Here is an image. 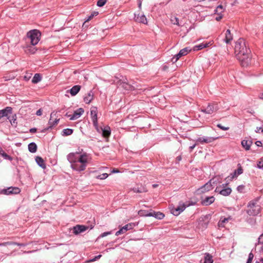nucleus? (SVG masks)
<instances>
[{
	"label": "nucleus",
	"mask_w": 263,
	"mask_h": 263,
	"mask_svg": "<svg viewBox=\"0 0 263 263\" xmlns=\"http://www.w3.org/2000/svg\"><path fill=\"white\" fill-rule=\"evenodd\" d=\"M42 80V76L40 73H35L32 79V83L36 84Z\"/></svg>",
	"instance_id": "nucleus-29"
},
{
	"label": "nucleus",
	"mask_w": 263,
	"mask_h": 263,
	"mask_svg": "<svg viewBox=\"0 0 263 263\" xmlns=\"http://www.w3.org/2000/svg\"><path fill=\"white\" fill-rule=\"evenodd\" d=\"M251 51L247 46L246 43L243 39H238L235 43V53L237 59L241 65L247 66L251 62Z\"/></svg>",
	"instance_id": "nucleus-2"
},
{
	"label": "nucleus",
	"mask_w": 263,
	"mask_h": 263,
	"mask_svg": "<svg viewBox=\"0 0 263 263\" xmlns=\"http://www.w3.org/2000/svg\"><path fill=\"white\" fill-rule=\"evenodd\" d=\"M189 205H186L183 202H180L179 203V205L176 207L174 206L171 209L172 213L175 216H178L182 212H183L185 208L187 206Z\"/></svg>",
	"instance_id": "nucleus-8"
},
{
	"label": "nucleus",
	"mask_w": 263,
	"mask_h": 263,
	"mask_svg": "<svg viewBox=\"0 0 263 263\" xmlns=\"http://www.w3.org/2000/svg\"><path fill=\"white\" fill-rule=\"evenodd\" d=\"M20 189L18 187H9L4 189L2 193L5 195L17 194L20 192Z\"/></svg>",
	"instance_id": "nucleus-12"
},
{
	"label": "nucleus",
	"mask_w": 263,
	"mask_h": 263,
	"mask_svg": "<svg viewBox=\"0 0 263 263\" xmlns=\"http://www.w3.org/2000/svg\"><path fill=\"white\" fill-rule=\"evenodd\" d=\"M110 233H111L110 232H104L102 234H101L100 236L101 237H105V236H107L108 235L110 234Z\"/></svg>",
	"instance_id": "nucleus-49"
},
{
	"label": "nucleus",
	"mask_w": 263,
	"mask_h": 263,
	"mask_svg": "<svg viewBox=\"0 0 263 263\" xmlns=\"http://www.w3.org/2000/svg\"><path fill=\"white\" fill-rule=\"evenodd\" d=\"M94 93L92 91H89L86 95L84 97V101L87 103L89 104L93 99Z\"/></svg>",
	"instance_id": "nucleus-21"
},
{
	"label": "nucleus",
	"mask_w": 263,
	"mask_h": 263,
	"mask_svg": "<svg viewBox=\"0 0 263 263\" xmlns=\"http://www.w3.org/2000/svg\"><path fill=\"white\" fill-rule=\"evenodd\" d=\"M88 228V226L83 225H77L72 228L73 233L76 235L79 234L87 230Z\"/></svg>",
	"instance_id": "nucleus-14"
},
{
	"label": "nucleus",
	"mask_w": 263,
	"mask_h": 263,
	"mask_svg": "<svg viewBox=\"0 0 263 263\" xmlns=\"http://www.w3.org/2000/svg\"><path fill=\"white\" fill-rule=\"evenodd\" d=\"M108 176V175L107 173H103L101 175H98L97 177V178L99 179H105Z\"/></svg>",
	"instance_id": "nucleus-42"
},
{
	"label": "nucleus",
	"mask_w": 263,
	"mask_h": 263,
	"mask_svg": "<svg viewBox=\"0 0 263 263\" xmlns=\"http://www.w3.org/2000/svg\"><path fill=\"white\" fill-rule=\"evenodd\" d=\"M98 110L96 107H92L90 110V116L97 115Z\"/></svg>",
	"instance_id": "nucleus-41"
},
{
	"label": "nucleus",
	"mask_w": 263,
	"mask_h": 263,
	"mask_svg": "<svg viewBox=\"0 0 263 263\" xmlns=\"http://www.w3.org/2000/svg\"><path fill=\"white\" fill-rule=\"evenodd\" d=\"M71 168L77 172L84 171L91 160L90 154L86 152L70 153L67 156Z\"/></svg>",
	"instance_id": "nucleus-1"
},
{
	"label": "nucleus",
	"mask_w": 263,
	"mask_h": 263,
	"mask_svg": "<svg viewBox=\"0 0 263 263\" xmlns=\"http://www.w3.org/2000/svg\"><path fill=\"white\" fill-rule=\"evenodd\" d=\"M146 216H152L158 219H162L164 218V215L160 212H156L154 211L148 212H147L144 214Z\"/></svg>",
	"instance_id": "nucleus-15"
},
{
	"label": "nucleus",
	"mask_w": 263,
	"mask_h": 263,
	"mask_svg": "<svg viewBox=\"0 0 263 263\" xmlns=\"http://www.w3.org/2000/svg\"><path fill=\"white\" fill-rule=\"evenodd\" d=\"M135 19L136 22L139 23H142L143 24H146L147 23V19L145 16L143 14H138L135 15Z\"/></svg>",
	"instance_id": "nucleus-20"
},
{
	"label": "nucleus",
	"mask_w": 263,
	"mask_h": 263,
	"mask_svg": "<svg viewBox=\"0 0 263 263\" xmlns=\"http://www.w3.org/2000/svg\"><path fill=\"white\" fill-rule=\"evenodd\" d=\"M258 242L260 243H263V235L261 234L258 238Z\"/></svg>",
	"instance_id": "nucleus-51"
},
{
	"label": "nucleus",
	"mask_w": 263,
	"mask_h": 263,
	"mask_svg": "<svg viewBox=\"0 0 263 263\" xmlns=\"http://www.w3.org/2000/svg\"><path fill=\"white\" fill-rule=\"evenodd\" d=\"M152 186H153V187L154 188H156V187H157L158 186V185L157 184H154L152 185Z\"/></svg>",
	"instance_id": "nucleus-62"
},
{
	"label": "nucleus",
	"mask_w": 263,
	"mask_h": 263,
	"mask_svg": "<svg viewBox=\"0 0 263 263\" xmlns=\"http://www.w3.org/2000/svg\"><path fill=\"white\" fill-rule=\"evenodd\" d=\"M27 35L30 39L31 45L34 46L39 43L40 40L41 33L37 30L34 29L29 31Z\"/></svg>",
	"instance_id": "nucleus-4"
},
{
	"label": "nucleus",
	"mask_w": 263,
	"mask_h": 263,
	"mask_svg": "<svg viewBox=\"0 0 263 263\" xmlns=\"http://www.w3.org/2000/svg\"><path fill=\"white\" fill-rule=\"evenodd\" d=\"M81 88V87L80 85H74L68 91L70 92L72 96H74L79 92Z\"/></svg>",
	"instance_id": "nucleus-22"
},
{
	"label": "nucleus",
	"mask_w": 263,
	"mask_h": 263,
	"mask_svg": "<svg viewBox=\"0 0 263 263\" xmlns=\"http://www.w3.org/2000/svg\"><path fill=\"white\" fill-rule=\"evenodd\" d=\"M4 152L3 149L0 147V155Z\"/></svg>",
	"instance_id": "nucleus-64"
},
{
	"label": "nucleus",
	"mask_w": 263,
	"mask_h": 263,
	"mask_svg": "<svg viewBox=\"0 0 263 263\" xmlns=\"http://www.w3.org/2000/svg\"><path fill=\"white\" fill-rule=\"evenodd\" d=\"M12 113V108L7 107L5 108L0 110V119L3 117H7L9 114Z\"/></svg>",
	"instance_id": "nucleus-19"
},
{
	"label": "nucleus",
	"mask_w": 263,
	"mask_h": 263,
	"mask_svg": "<svg viewBox=\"0 0 263 263\" xmlns=\"http://www.w3.org/2000/svg\"><path fill=\"white\" fill-rule=\"evenodd\" d=\"M35 161L37 164L41 166L43 168H45L46 167V165L44 163V160L42 158L39 156H37L35 158Z\"/></svg>",
	"instance_id": "nucleus-26"
},
{
	"label": "nucleus",
	"mask_w": 263,
	"mask_h": 263,
	"mask_svg": "<svg viewBox=\"0 0 263 263\" xmlns=\"http://www.w3.org/2000/svg\"><path fill=\"white\" fill-rule=\"evenodd\" d=\"M30 77H29L28 78L27 76H25V77H24V79H25L26 80L28 81V80L29 79V78H30Z\"/></svg>",
	"instance_id": "nucleus-63"
},
{
	"label": "nucleus",
	"mask_w": 263,
	"mask_h": 263,
	"mask_svg": "<svg viewBox=\"0 0 263 263\" xmlns=\"http://www.w3.org/2000/svg\"><path fill=\"white\" fill-rule=\"evenodd\" d=\"M55 115H56V114L54 112H52L51 113L50 118L48 122V124L49 125L50 128H51L53 126H54V125H57L59 121V120H60L59 119L55 118V119H53V118L55 116Z\"/></svg>",
	"instance_id": "nucleus-17"
},
{
	"label": "nucleus",
	"mask_w": 263,
	"mask_h": 263,
	"mask_svg": "<svg viewBox=\"0 0 263 263\" xmlns=\"http://www.w3.org/2000/svg\"><path fill=\"white\" fill-rule=\"evenodd\" d=\"M257 167L263 170V160H261L260 161H258L257 163Z\"/></svg>",
	"instance_id": "nucleus-46"
},
{
	"label": "nucleus",
	"mask_w": 263,
	"mask_h": 263,
	"mask_svg": "<svg viewBox=\"0 0 263 263\" xmlns=\"http://www.w3.org/2000/svg\"><path fill=\"white\" fill-rule=\"evenodd\" d=\"M36 132V129L35 128H32L30 129V132L31 133H34Z\"/></svg>",
	"instance_id": "nucleus-58"
},
{
	"label": "nucleus",
	"mask_w": 263,
	"mask_h": 263,
	"mask_svg": "<svg viewBox=\"0 0 263 263\" xmlns=\"http://www.w3.org/2000/svg\"><path fill=\"white\" fill-rule=\"evenodd\" d=\"M259 98L261 99H263V93L259 94Z\"/></svg>",
	"instance_id": "nucleus-60"
},
{
	"label": "nucleus",
	"mask_w": 263,
	"mask_h": 263,
	"mask_svg": "<svg viewBox=\"0 0 263 263\" xmlns=\"http://www.w3.org/2000/svg\"><path fill=\"white\" fill-rule=\"evenodd\" d=\"M106 2L107 0H99L97 5L98 7H102L106 4Z\"/></svg>",
	"instance_id": "nucleus-40"
},
{
	"label": "nucleus",
	"mask_w": 263,
	"mask_h": 263,
	"mask_svg": "<svg viewBox=\"0 0 263 263\" xmlns=\"http://www.w3.org/2000/svg\"><path fill=\"white\" fill-rule=\"evenodd\" d=\"M233 40V36L231 33L230 30L228 29L225 33V38L224 41L227 44L230 43L231 41Z\"/></svg>",
	"instance_id": "nucleus-23"
},
{
	"label": "nucleus",
	"mask_w": 263,
	"mask_h": 263,
	"mask_svg": "<svg viewBox=\"0 0 263 263\" xmlns=\"http://www.w3.org/2000/svg\"><path fill=\"white\" fill-rule=\"evenodd\" d=\"M73 133V130L70 128H66L62 131V136H67L71 135Z\"/></svg>",
	"instance_id": "nucleus-36"
},
{
	"label": "nucleus",
	"mask_w": 263,
	"mask_h": 263,
	"mask_svg": "<svg viewBox=\"0 0 263 263\" xmlns=\"http://www.w3.org/2000/svg\"><path fill=\"white\" fill-rule=\"evenodd\" d=\"M213 260L212 256L209 253H206L204 257V263H213Z\"/></svg>",
	"instance_id": "nucleus-35"
},
{
	"label": "nucleus",
	"mask_w": 263,
	"mask_h": 263,
	"mask_svg": "<svg viewBox=\"0 0 263 263\" xmlns=\"http://www.w3.org/2000/svg\"><path fill=\"white\" fill-rule=\"evenodd\" d=\"M135 224L134 223H130L122 227L119 230L116 232V235L119 236L120 234L125 233L128 230L132 229Z\"/></svg>",
	"instance_id": "nucleus-11"
},
{
	"label": "nucleus",
	"mask_w": 263,
	"mask_h": 263,
	"mask_svg": "<svg viewBox=\"0 0 263 263\" xmlns=\"http://www.w3.org/2000/svg\"><path fill=\"white\" fill-rule=\"evenodd\" d=\"M9 120H10L11 123L12 124V123H14V121H15L16 119L14 118V116H13L12 119H9Z\"/></svg>",
	"instance_id": "nucleus-57"
},
{
	"label": "nucleus",
	"mask_w": 263,
	"mask_h": 263,
	"mask_svg": "<svg viewBox=\"0 0 263 263\" xmlns=\"http://www.w3.org/2000/svg\"><path fill=\"white\" fill-rule=\"evenodd\" d=\"M243 172V170L241 167L238 168L237 170H235L233 173L232 174V178L235 177H237L238 175L241 174Z\"/></svg>",
	"instance_id": "nucleus-34"
},
{
	"label": "nucleus",
	"mask_w": 263,
	"mask_h": 263,
	"mask_svg": "<svg viewBox=\"0 0 263 263\" xmlns=\"http://www.w3.org/2000/svg\"><path fill=\"white\" fill-rule=\"evenodd\" d=\"M72 115L68 114V113H66L65 115V116L69 117V118H71Z\"/></svg>",
	"instance_id": "nucleus-61"
},
{
	"label": "nucleus",
	"mask_w": 263,
	"mask_h": 263,
	"mask_svg": "<svg viewBox=\"0 0 263 263\" xmlns=\"http://www.w3.org/2000/svg\"><path fill=\"white\" fill-rule=\"evenodd\" d=\"M254 255L252 253L249 254V257L247 261V263H251L253 258Z\"/></svg>",
	"instance_id": "nucleus-43"
},
{
	"label": "nucleus",
	"mask_w": 263,
	"mask_h": 263,
	"mask_svg": "<svg viewBox=\"0 0 263 263\" xmlns=\"http://www.w3.org/2000/svg\"><path fill=\"white\" fill-rule=\"evenodd\" d=\"M260 206L257 201H250L248 205L247 213L250 215L255 216L259 214Z\"/></svg>",
	"instance_id": "nucleus-3"
},
{
	"label": "nucleus",
	"mask_w": 263,
	"mask_h": 263,
	"mask_svg": "<svg viewBox=\"0 0 263 263\" xmlns=\"http://www.w3.org/2000/svg\"><path fill=\"white\" fill-rule=\"evenodd\" d=\"M260 131L262 133L263 132V129L261 127H256L255 132L256 133H259Z\"/></svg>",
	"instance_id": "nucleus-52"
},
{
	"label": "nucleus",
	"mask_w": 263,
	"mask_h": 263,
	"mask_svg": "<svg viewBox=\"0 0 263 263\" xmlns=\"http://www.w3.org/2000/svg\"><path fill=\"white\" fill-rule=\"evenodd\" d=\"M230 219V217L228 218H222L221 217L218 223V226L219 228H223L224 227L225 223H227L229 221V220Z\"/></svg>",
	"instance_id": "nucleus-27"
},
{
	"label": "nucleus",
	"mask_w": 263,
	"mask_h": 263,
	"mask_svg": "<svg viewBox=\"0 0 263 263\" xmlns=\"http://www.w3.org/2000/svg\"><path fill=\"white\" fill-rule=\"evenodd\" d=\"M214 184V179H211L208 182H207L201 187L199 189L198 191L200 193H204L206 192L210 191L213 189Z\"/></svg>",
	"instance_id": "nucleus-9"
},
{
	"label": "nucleus",
	"mask_w": 263,
	"mask_h": 263,
	"mask_svg": "<svg viewBox=\"0 0 263 263\" xmlns=\"http://www.w3.org/2000/svg\"><path fill=\"white\" fill-rule=\"evenodd\" d=\"M252 142L251 141H248L243 140L241 141V145L243 148L246 150H249L250 148Z\"/></svg>",
	"instance_id": "nucleus-28"
},
{
	"label": "nucleus",
	"mask_w": 263,
	"mask_h": 263,
	"mask_svg": "<svg viewBox=\"0 0 263 263\" xmlns=\"http://www.w3.org/2000/svg\"><path fill=\"white\" fill-rule=\"evenodd\" d=\"M172 23L174 24L177 25L178 26H180L179 23V19L176 17H172L171 20Z\"/></svg>",
	"instance_id": "nucleus-39"
},
{
	"label": "nucleus",
	"mask_w": 263,
	"mask_h": 263,
	"mask_svg": "<svg viewBox=\"0 0 263 263\" xmlns=\"http://www.w3.org/2000/svg\"><path fill=\"white\" fill-rule=\"evenodd\" d=\"M36 51V49L35 47H33L32 46H28L26 47V49L25 50V51L27 53H29L31 54L34 53Z\"/></svg>",
	"instance_id": "nucleus-37"
},
{
	"label": "nucleus",
	"mask_w": 263,
	"mask_h": 263,
	"mask_svg": "<svg viewBox=\"0 0 263 263\" xmlns=\"http://www.w3.org/2000/svg\"><path fill=\"white\" fill-rule=\"evenodd\" d=\"M215 200L214 196H206L201 200V204L203 205L208 206L213 203Z\"/></svg>",
	"instance_id": "nucleus-16"
},
{
	"label": "nucleus",
	"mask_w": 263,
	"mask_h": 263,
	"mask_svg": "<svg viewBox=\"0 0 263 263\" xmlns=\"http://www.w3.org/2000/svg\"><path fill=\"white\" fill-rule=\"evenodd\" d=\"M17 245L18 246H26L27 244V243H17L15 242H6L4 243H3L2 244H0V246H6V245Z\"/></svg>",
	"instance_id": "nucleus-33"
},
{
	"label": "nucleus",
	"mask_w": 263,
	"mask_h": 263,
	"mask_svg": "<svg viewBox=\"0 0 263 263\" xmlns=\"http://www.w3.org/2000/svg\"><path fill=\"white\" fill-rule=\"evenodd\" d=\"M218 109V107L216 104H209L206 107H202L201 111L207 114H212Z\"/></svg>",
	"instance_id": "nucleus-7"
},
{
	"label": "nucleus",
	"mask_w": 263,
	"mask_h": 263,
	"mask_svg": "<svg viewBox=\"0 0 263 263\" xmlns=\"http://www.w3.org/2000/svg\"><path fill=\"white\" fill-rule=\"evenodd\" d=\"M5 159H11V157L7 155L4 151L1 154Z\"/></svg>",
	"instance_id": "nucleus-47"
},
{
	"label": "nucleus",
	"mask_w": 263,
	"mask_h": 263,
	"mask_svg": "<svg viewBox=\"0 0 263 263\" xmlns=\"http://www.w3.org/2000/svg\"><path fill=\"white\" fill-rule=\"evenodd\" d=\"M28 150L30 152L34 153L36 152L37 150V146L36 144L32 142L29 144L28 145Z\"/></svg>",
	"instance_id": "nucleus-31"
},
{
	"label": "nucleus",
	"mask_w": 263,
	"mask_h": 263,
	"mask_svg": "<svg viewBox=\"0 0 263 263\" xmlns=\"http://www.w3.org/2000/svg\"><path fill=\"white\" fill-rule=\"evenodd\" d=\"M225 8L223 6L220 5L217 7L215 10V13L217 15H223L222 13L224 12Z\"/></svg>",
	"instance_id": "nucleus-30"
},
{
	"label": "nucleus",
	"mask_w": 263,
	"mask_h": 263,
	"mask_svg": "<svg viewBox=\"0 0 263 263\" xmlns=\"http://www.w3.org/2000/svg\"><path fill=\"white\" fill-rule=\"evenodd\" d=\"M132 190L135 193H143L146 192L145 188L142 185L140 186L134 187Z\"/></svg>",
	"instance_id": "nucleus-32"
},
{
	"label": "nucleus",
	"mask_w": 263,
	"mask_h": 263,
	"mask_svg": "<svg viewBox=\"0 0 263 263\" xmlns=\"http://www.w3.org/2000/svg\"><path fill=\"white\" fill-rule=\"evenodd\" d=\"M210 45H211L210 42L209 43H202L198 45L195 46L193 48L194 51H198L204 48L209 47Z\"/></svg>",
	"instance_id": "nucleus-24"
},
{
	"label": "nucleus",
	"mask_w": 263,
	"mask_h": 263,
	"mask_svg": "<svg viewBox=\"0 0 263 263\" xmlns=\"http://www.w3.org/2000/svg\"><path fill=\"white\" fill-rule=\"evenodd\" d=\"M255 143L257 146H261L262 144L261 141H256Z\"/></svg>",
	"instance_id": "nucleus-56"
},
{
	"label": "nucleus",
	"mask_w": 263,
	"mask_h": 263,
	"mask_svg": "<svg viewBox=\"0 0 263 263\" xmlns=\"http://www.w3.org/2000/svg\"><path fill=\"white\" fill-rule=\"evenodd\" d=\"M226 186L227 184H222L221 185L217 186L215 192L224 196H229L231 193L232 190L230 187H226Z\"/></svg>",
	"instance_id": "nucleus-5"
},
{
	"label": "nucleus",
	"mask_w": 263,
	"mask_h": 263,
	"mask_svg": "<svg viewBox=\"0 0 263 263\" xmlns=\"http://www.w3.org/2000/svg\"><path fill=\"white\" fill-rule=\"evenodd\" d=\"M223 17V15H217V16L216 17L215 20L217 21H220Z\"/></svg>",
	"instance_id": "nucleus-53"
},
{
	"label": "nucleus",
	"mask_w": 263,
	"mask_h": 263,
	"mask_svg": "<svg viewBox=\"0 0 263 263\" xmlns=\"http://www.w3.org/2000/svg\"><path fill=\"white\" fill-rule=\"evenodd\" d=\"M101 257V255L96 256L93 259L90 260V261H94L99 259Z\"/></svg>",
	"instance_id": "nucleus-50"
},
{
	"label": "nucleus",
	"mask_w": 263,
	"mask_h": 263,
	"mask_svg": "<svg viewBox=\"0 0 263 263\" xmlns=\"http://www.w3.org/2000/svg\"><path fill=\"white\" fill-rule=\"evenodd\" d=\"M217 126L218 127H219L220 129H222L223 130H228V129H229V127L223 126H222L220 124H217Z\"/></svg>",
	"instance_id": "nucleus-44"
},
{
	"label": "nucleus",
	"mask_w": 263,
	"mask_h": 263,
	"mask_svg": "<svg viewBox=\"0 0 263 263\" xmlns=\"http://www.w3.org/2000/svg\"><path fill=\"white\" fill-rule=\"evenodd\" d=\"M196 145V144H195L192 146H191L189 147L190 152L192 151V150L195 147Z\"/></svg>",
	"instance_id": "nucleus-59"
},
{
	"label": "nucleus",
	"mask_w": 263,
	"mask_h": 263,
	"mask_svg": "<svg viewBox=\"0 0 263 263\" xmlns=\"http://www.w3.org/2000/svg\"><path fill=\"white\" fill-rule=\"evenodd\" d=\"M98 14V12H94L92 14H91L88 17L87 21L90 20L94 16H97Z\"/></svg>",
	"instance_id": "nucleus-48"
},
{
	"label": "nucleus",
	"mask_w": 263,
	"mask_h": 263,
	"mask_svg": "<svg viewBox=\"0 0 263 263\" xmlns=\"http://www.w3.org/2000/svg\"><path fill=\"white\" fill-rule=\"evenodd\" d=\"M190 51L191 49L188 47L181 49L178 54L172 58V61L173 63L176 62L182 56L186 55Z\"/></svg>",
	"instance_id": "nucleus-10"
},
{
	"label": "nucleus",
	"mask_w": 263,
	"mask_h": 263,
	"mask_svg": "<svg viewBox=\"0 0 263 263\" xmlns=\"http://www.w3.org/2000/svg\"><path fill=\"white\" fill-rule=\"evenodd\" d=\"M84 113V109L82 108H79L72 115L71 118H70V120H74L78 118H79L81 115Z\"/></svg>",
	"instance_id": "nucleus-18"
},
{
	"label": "nucleus",
	"mask_w": 263,
	"mask_h": 263,
	"mask_svg": "<svg viewBox=\"0 0 263 263\" xmlns=\"http://www.w3.org/2000/svg\"><path fill=\"white\" fill-rule=\"evenodd\" d=\"M42 114V110L41 109H40L38 110H37V111L36 112V115L37 116H41Z\"/></svg>",
	"instance_id": "nucleus-54"
},
{
	"label": "nucleus",
	"mask_w": 263,
	"mask_h": 263,
	"mask_svg": "<svg viewBox=\"0 0 263 263\" xmlns=\"http://www.w3.org/2000/svg\"><path fill=\"white\" fill-rule=\"evenodd\" d=\"M119 171L118 170H117V169H116V168L113 169L111 171V173H119Z\"/></svg>",
	"instance_id": "nucleus-55"
},
{
	"label": "nucleus",
	"mask_w": 263,
	"mask_h": 263,
	"mask_svg": "<svg viewBox=\"0 0 263 263\" xmlns=\"http://www.w3.org/2000/svg\"><path fill=\"white\" fill-rule=\"evenodd\" d=\"M96 130L100 134H101L102 135L104 138H108L110 135L111 130L110 128L108 126H105L104 127L99 126V125L97 126L96 128Z\"/></svg>",
	"instance_id": "nucleus-6"
},
{
	"label": "nucleus",
	"mask_w": 263,
	"mask_h": 263,
	"mask_svg": "<svg viewBox=\"0 0 263 263\" xmlns=\"http://www.w3.org/2000/svg\"><path fill=\"white\" fill-rule=\"evenodd\" d=\"M244 189H245V186L243 185H239L237 187V190L240 193H242L243 192V191L244 190Z\"/></svg>",
	"instance_id": "nucleus-45"
},
{
	"label": "nucleus",
	"mask_w": 263,
	"mask_h": 263,
	"mask_svg": "<svg viewBox=\"0 0 263 263\" xmlns=\"http://www.w3.org/2000/svg\"><path fill=\"white\" fill-rule=\"evenodd\" d=\"M217 138L212 137H201L198 138L197 140V143H199L201 144L203 143H210L213 142Z\"/></svg>",
	"instance_id": "nucleus-13"
},
{
	"label": "nucleus",
	"mask_w": 263,
	"mask_h": 263,
	"mask_svg": "<svg viewBox=\"0 0 263 263\" xmlns=\"http://www.w3.org/2000/svg\"><path fill=\"white\" fill-rule=\"evenodd\" d=\"M91 120L93 123V126L96 128L97 126H98V118L97 115H93L91 116Z\"/></svg>",
	"instance_id": "nucleus-38"
},
{
	"label": "nucleus",
	"mask_w": 263,
	"mask_h": 263,
	"mask_svg": "<svg viewBox=\"0 0 263 263\" xmlns=\"http://www.w3.org/2000/svg\"><path fill=\"white\" fill-rule=\"evenodd\" d=\"M119 86H120L123 88L124 89L128 90H132L133 87L130 84H129L127 82L123 81L122 82H120V83L119 84Z\"/></svg>",
	"instance_id": "nucleus-25"
}]
</instances>
